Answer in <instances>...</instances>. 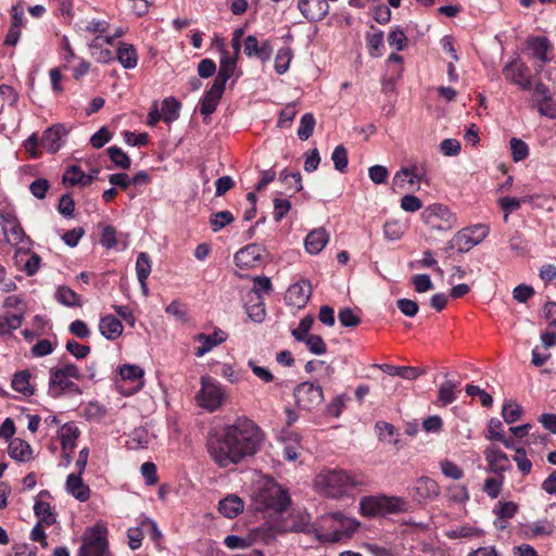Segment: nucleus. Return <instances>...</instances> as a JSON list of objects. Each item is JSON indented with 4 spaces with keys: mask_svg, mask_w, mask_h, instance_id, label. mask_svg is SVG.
<instances>
[{
    "mask_svg": "<svg viewBox=\"0 0 556 556\" xmlns=\"http://www.w3.org/2000/svg\"><path fill=\"white\" fill-rule=\"evenodd\" d=\"M504 483V477L500 478H486L483 484V491L491 497L496 498L501 494Z\"/></svg>",
    "mask_w": 556,
    "mask_h": 556,
    "instance_id": "56",
    "label": "nucleus"
},
{
    "mask_svg": "<svg viewBox=\"0 0 556 556\" xmlns=\"http://www.w3.org/2000/svg\"><path fill=\"white\" fill-rule=\"evenodd\" d=\"M509 144L511 156L515 162H520L528 157L529 147L523 140L519 138H511Z\"/></svg>",
    "mask_w": 556,
    "mask_h": 556,
    "instance_id": "53",
    "label": "nucleus"
},
{
    "mask_svg": "<svg viewBox=\"0 0 556 556\" xmlns=\"http://www.w3.org/2000/svg\"><path fill=\"white\" fill-rule=\"evenodd\" d=\"M489 233V227L478 224L469 228H465L455 235V241L459 244V253H465L479 244Z\"/></svg>",
    "mask_w": 556,
    "mask_h": 556,
    "instance_id": "8",
    "label": "nucleus"
},
{
    "mask_svg": "<svg viewBox=\"0 0 556 556\" xmlns=\"http://www.w3.org/2000/svg\"><path fill=\"white\" fill-rule=\"evenodd\" d=\"M459 388V382L447 380L439 388L438 401L442 405H448L456 400L455 391Z\"/></svg>",
    "mask_w": 556,
    "mask_h": 556,
    "instance_id": "38",
    "label": "nucleus"
},
{
    "mask_svg": "<svg viewBox=\"0 0 556 556\" xmlns=\"http://www.w3.org/2000/svg\"><path fill=\"white\" fill-rule=\"evenodd\" d=\"M99 330L105 339L114 341L122 336L124 326L117 317L109 314L100 318Z\"/></svg>",
    "mask_w": 556,
    "mask_h": 556,
    "instance_id": "18",
    "label": "nucleus"
},
{
    "mask_svg": "<svg viewBox=\"0 0 556 556\" xmlns=\"http://www.w3.org/2000/svg\"><path fill=\"white\" fill-rule=\"evenodd\" d=\"M8 453L11 458L17 462H26L33 458V448L30 444L20 438L11 440Z\"/></svg>",
    "mask_w": 556,
    "mask_h": 556,
    "instance_id": "28",
    "label": "nucleus"
},
{
    "mask_svg": "<svg viewBox=\"0 0 556 556\" xmlns=\"http://www.w3.org/2000/svg\"><path fill=\"white\" fill-rule=\"evenodd\" d=\"M79 472L71 473L66 479V491L72 494L76 500L86 502L90 496V489L83 482Z\"/></svg>",
    "mask_w": 556,
    "mask_h": 556,
    "instance_id": "22",
    "label": "nucleus"
},
{
    "mask_svg": "<svg viewBox=\"0 0 556 556\" xmlns=\"http://www.w3.org/2000/svg\"><path fill=\"white\" fill-rule=\"evenodd\" d=\"M291 59L292 50L289 47L279 49L275 58L276 72L278 74H285L289 70Z\"/></svg>",
    "mask_w": 556,
    "mask_h": 556,
    "instance_id": "49",
    "label": "nucleus"
},
{
    "mask_svg": "<svg viewBox=\"0 0 556 556\" xmlns=\"http://www.w3.org/2000/svg\"><path fill=\"white\" fill-rule=\"evenodd\" d=\"M407 510V502L402 497L382 496V514H394Z\"/></svg>",
    "mask_w": 556,
    "mask_h": 556,
    "instance_id": "42",
    "label": "nucleus"
},
{
    "mask_svg": "<svg viewBox=\"0 0 556 556\" xmlns=\"http://www.w3.org/2000/svg\"><path fill=\"white\" fill-rule=\"evenodd\" d=\"M410 496L418 503L432 502L440 494L438 483L428 477H421L416 480L415 484L409 490Z\"/></svg>",
    "mask_w": 556,
    "mask_h": 556,
    "instance_id": "9",
    "label": "nucleus"
},
{
    "mask_svg": "<svg viewBox=\"0 0 556 556\" xmlns=\"http://www.w3.org/2000/svg\"><path fill=\"white\" fill-rule=\"evenodd\" d=\"M55 298L58 302L67 307H80L83 305L80 295L73 291L71 288L65 286L58 288Z\"/></svg>",
    "mask_w": 556,
    "mask_h": 556,
    "instance_id": "36",
    "label": "nucleus"
},
{
    "mask_svg": "<svg viewBox=\"0 0 556 556\" xmlns=\"http://www.w3.org/2000/svg\"><path fill=\"white\" fill-rule=\"evenodd\" d=\"M311 294V282L308 280H301L288 288L285 299L288 305L302 308L306 305Z\"/></svg>",
    "mask_w": 556,
    "mask_h": 556,
    "instance_id": "10",
    "label": "nucleus"
},
{
    "mask_svg": "<svg viewBox=\"0 0 556 556\" xmlns=\"http://www.w3.org/2000/svg\"><path fill=\"white\" fill-rule=\"evenodd\" d=\"M23 319V314L0 315V336L9 334L12 330L18 329L22 326Z\"/></svg>",
    "mask_w": 556,
    "mask_h": 556,
    "instance_id": "37",
    "label": "nucleus"
},
{
    "mask_svg": "<svg viewBox=\"0 0 556 556\" xmlns=\"http://www.w3.org/2000/svg\"><path fill=\"white\" fill-rule=\"evenodd\" d=\"M67 135V129L62 124H55L45 130L41 137V146L50 153H56L62 147V140Z\"/></svg>",
    "mask_w": 556,
    "mask_h": 556,
    "instance_id": "14",
    "label": "nucleus"
},
{
    "mask_svg": "<svg viewBox=\"0 0 556 556\" xmlns=\"http://www.w3.org/2000/svg\"><path fill=\"white\" fill-rule=\"evenodd\" d=\"M329 240V235L325 228L312 230L305 238V249L311 254L319 253Z\"/></svg>",
    "mask_w": 556,
    "mask_h": 556,
    "instance_id": "25",
    "label": "nucleus"
},
{
    "mask_svg": "<svg viewBox=\"0 0 556 556\" xmlns=\"http://www.w3.org/2000/svg\"><path fill=\"white\" fill-rule=\"evenodd\" d=\"M313 324H314L313 316L307 315V316L303 317L300 320L298 328H295L291 331L292 337L298 342H302L304 339H306L307 337H309L312 334V333H309V330H311Z\"/></svg>",
    "mask_w": 556,
    "mask_h": 556,
    "instance_id": "52",
    "label": "nucleus"
},
{
    "mask_svg": "<svg viewBox=\"0 0 556 556\" xmlns=\"http://www.w3.org/2000/svg\"><path fill=\"white\" fill-rule=\"evenodd\" d=\"M523 413L522 407L511 401H506L502 407V417L508 425L516 422L520 419Z\"/></svg>",
    "mask_w": 556,
    "mask_h": 556,
    "instance_id": "45",
    "label": "nucleus"
},
{
    "mask_svg": "<svg viewBox=\"0 0 556 556\" xmlns=\"http://www.w3.org/2000/svg\"><path fill=\"white\" fill-rule=\"evenodd\" d=\"M515 452L516 453H515V456H514V460L516 462L519 471L523 476L529 475L531 472V469H532V463L527 457L526 450L523 447H520V448H515Z\"/></svg>",
    "mask_w": 556,
    "mask_h": 556,
    "instance_id": "57",
    "label": "nucleus"
},
{
    "mask_svg": "<svg viewBox=\"0 0 556 556\" xmlns=\"http://www.w3.org/2000/svg\"><path fill=\"white\" fill-rule=\"evenodd\" d=\"M84 172L77 165H71L67 167L63 175V182L70 184L71 186L81 185L84 179Z\"/></svg>",
    "mask_w": 556,
    "mask_h": 556,
    "instance_id": "60",
    "label": "nucleus"
},
{
    "mask_svg": "<svg viewBox=\"0 0 556 556\" xmlns=\"http://www.w3.org/2000/svg\"><path fill=\"white\" fill-rule=\"evenodd\" d=\"M235 220V216L229 211L212 213L210 216V226L214 232L222 230Z\"/></svg>",
    "mask_w": 556,
    "mask_h": 556,
    "instance_id": "40",
    "label": "nucleus"
},
{
    "mask_svg": "<svg viewBox=\"0 0 556 556\" xmlns=\"http://www.w3.org/2000/svg\"><path fill=\"white\" fill-rule=\"evenodd\" d=\"M362 515L374 517L382 514V496H365L359 502Z\"/></svg>",
    "mask_w": 556,
    "mask_h": 556,
    "instance_id": "32",
    "label": "nucleus"
},
{
    "mask_svg": "<svg viewBox=\"0 0 556 556\" xmlns=\"http://www.w3.org/2000/svg\"><path fill=\"white\" fill-rule=\"evenodd\" d=\"M181 103L174 97L165 98L162 102L163 121L170 124L179 118Z\"/></svg>",
    "mask_w": 556,
    "mask_h": 556,
    "instance_id": "34",
    "label": "nucleus"
},
{
    "mask_svg": "<svg viewBox=\"0 0 556 556\" xmlns=\"http://www.w3.org/2000/svg\"><path fill=\"white\" fill-rule=\"evenodd\" d=\"M244 53L248 56H255L262 62H266L270 59L273 53L271 45L268 40L260 42L253 35H249L244 39Z\"/></svg>",
    "mask_w": 556,
    "mask_h": 556,
    "instance_id": "16",
    "label": "nucleus"
},
{
    "mask_svg": "<svg viewBox=\"0 0 556 556\" xmlns=\"http://www.w3.org/2000/svg\"><path fill=\"white\" fill-rule=\"evenodd\" d=\"M295 403L299 408L313 410L324 401V392L320 386L302 382L293 391Z\"/></svg>",
    "mask_w": 556,
    "mask_h": 556,
    "instance_id": "6",
    "label": "nucleus"
},
{
    "mask_svg": "<svg viewBox=\"0 0 556 556\" xmlns=\"http://www.w3.org/2000/svg\"><path fill=\"white\" fill-rule=\"evenodd\" d=\"M376 366L389 376H397L406 380H415L426 372V370L420 367L394 366L391 364H381Z\"/></svg>",
    "mask_w": 556,
    "mask_h": 556,
    "instance_id": "20",
    "label": "nucleus"
},
{
    "mask_svg": "<svg viewBox=\"0 0 556 556\" xmlns=\"http://www.w3.org/2000/svg\"><path fill=\"white\" fill-rule=\"evenodd\" d=\"M264 433L247 417H239L219 430L211 431L206 439L210 457L220 468L240 464L254 456L262 447Z\"/></svg>",
    "mask_w": 556,
    "mask_h": 556,
    "instance_id": "1",
    "label": "nucleus"
},
{
    "mask_svg": "<svg viewBox=\"0 0 556 556\" xmlns=\"http://www.w3.org/2000/svg\"><path fill=\"white\" fill-rule=\"evenodd\" d=\"M78 556H111L108 542V529L104 526L97 523L86 529Z\"/></svg>",
    "mask_w": 556,
    "mask_h": 556,
    "instance_id": "3",
    "label": "nucleus"
},
{
    "mask_svg": "<svg viewBox=\"0 0 556 556\" xmlns=\"http://www.w3.org/2000/svg\"><path fill=\"white\" fill-rule=\"evenodd\" d=\"M236 66V56H223L220 60L218 73L214 78L213 85H217L218 88L225 90L226 83L233 75Z\"/></svg>",
    "mask_w": 556,
    "mask_h": 556,
    "instance_id": "26",
    "label": "nucleus"
},
{
    "mask_svg": "<svg viewBox=\"0 0 556 556\" xmlns=\"http://www.w3.org/2000/svg\"><path fill=\"white\" fill-rule=\"evenodd\" d=\"M338 318L343 327H356L361 324V318L350 307L340 309Z\"/></svg>",
    "mask_w": 556,
    "mask_h": 556,
    "instance_id": "62",
    "label": "nucleus"
},
{
    "mask_svg": "<svg viewBox=\"0 0 556 556\" xmlns=\"http://www.w3.org/2000/svg\"><path fill=\"white\" fill-rule=\"evenodd\" d=\"M404 232L405 226L399 220H388L383 225V235L389 241L399 240Z\"/></svg>",
    "mask_w": 556,
    "mask_h": 556,
    "instance_id": "50",
    "label": "nucleus"
},
{
    "mask_svg": "<svg viewBox=\"0 0 556 556\" xmlns=\"http://www.w3.org/2000/svg\"><path fill=\"white\" fill-rule=\"evenodd\" d=\"M64 391L79 392V387L71 381V378L58 376V372H50L49 395L58 399Z\"/></svg>",
    "mask_w": 556,
    "mask_h": 556,
    "instance_id": "19",
    "label": "nucleus"
},
{
    "mask_svg": "<svg viewBox=\"0 0 556 556\" xmlns=\"http://www.w3.org/2000/svg\"><path fill=\"white\" fill-rule=\"evenodd\" d=\"M299 10L308 21H321L329 12L327 0H300Z\"/></svg>",
    "mask_w": 556,
    "mask_h": 556,
    "instance_id": "15",
    "label": "nucleus"
},
{
    "mask_svg": "<svg viewBox=\"0 0 556 556\" xmlns=\"http://www.w3.org/2000/svg\"><path fill=\"white\" fill-rule=\"evenodd\" d=\"M119 375L123 380H129L131 382H138L136 389L142 386L141 378L143 376V369L137 365H123L119 367Z\"/></svg>",
    "mask_w": 556,
    "mask_h": 556,
    "instance_id": "43",
    "label": "nucleus"
},
{
    "mask_svg": "<svg viewBox=\"0 0 556 556\" xmlns=\"http://www.w3.org/2000/svg\"><path fill=\"white\" fill-rule=\"evenodd\" d=\"M224 91L225 90L218 88L217 85L212 84L200 102V112L202 115L208 116L215 112Z\"/></svg>",
    "mask_w": 556,
    "mask_h": 556,
    "instance_id": "23",
    "label": "nucleus"
},
{
    "mask_svg": "<svg viewBox=\"0 0 556 556\" xmlns=\"http://www.w3.org/2000/svg\"><path fill=\"white\" fill-rule=\"evenodd\" d=\"M244 502L237 495H228L218 503V510L226 518H235L243 511Z\"/></svg>",
    "mask_w": 556,
    "mask_h": 556,
    "instance_id": "27",
    "label": "nucleus"
},
{
    "mask_svg": "<svg viewBox=\"0 0 556 556\" xmlns=\"http://www.w3.org/2000/svg\"><path fill=\"white\" fill-rule=\"evenodd\" d=\"M194 340L202 343V345L198 346L194 352L197 357H201L216 345L225 342L227 340V334L223 330L216 328L213 334L199 333L194 337Z\"/></svg>",
    "mask_w": 556,
    "mask_h": 556,
    "instance_id": "17",
    "label": "nucleus"
},
{
    "mask_svg": "<svg viewBox=\"0 0 556 556\" xmlns=\"http://www.w3.org/2000/svg\"><path fill=\"white\" fill-rule=\"evenodd\" d=\"M247 314L249 318L255 323H262L265 318L266 311L265 304L262 296H258L256 303L247 307Z\"/></svg>",
    "mask_w": 556,
    "mask_h": 556,
    "instance_id": "59",
    "label": "nucleus"
},
{
    "mask_svg": "<svg viewBox=\"0 0 556 556\" xmlns=\"http://www.w3.org/2000/svg\"><path fill=\"white\" fill-rule=\"evenodd\" d=\"M264 248L256 243L248 244L235 254V264L242 268L254 267L262 260Z\"/></svg>",
    "mask_w": 556,
    "mask_h": 556,
    "instance_id": "12",
    "label": "nucleus"
},
{
    "mask_svg": "<svg viewBox=\"0 0 556 556\" xmlns=\"http://www.w3.org/2000/svg\"><path fill=\"white\" fill-rule=\"evenodd\" d=\"M503 75L506 80L518 86L522 90H530L532 87L530 68L518 58L511 60L503 67Z\"/></svg>",
    "mask_w": 556,
    "mask_h": 556,
    "instance_id": "7",
    "label": "nucleus"
},
{
    "mask_svg": "<svg viewBox=\"0 0 556 556\" xmlns=\"http://www.w3.org/2000/svg\"><path fill=\"white\" fill-rule=\"evenodd\" d=\"M484 455L490 471L497 476H503L505 471L511 468L508 456L496 446L486 447Z\"/></svg>",
    "mask_w": 556,
    "mask_h": 556,
    "instance_id": "13",
    "label": "nucleus"
},
{
    "mask_svg": "<svg viewBox=\"0 0 556 556\" xmlns=\"http://www.w3.org/2000/svg\"><path fill=\"white\" fill-rule=\"evenodd\" d=\"M34 513L39 519V522H43L47 526H51L55 522V516L52 513L50 504L47 502L36 501L34 505Z\"/></svg>",
    "mask_w": 556,
    "mask_h": 556,
    "instance_id": "39",
    "label": "nucleus"
},
{
    "mask_svg": "<svg viewBox=\"0 0 556 556\" xmlns=\"http://www.w3.org/2000/svg\"><path fill=\"white\" fill-rule=\"evenodd\" d=\"M280 180L286 185V189L292 193L302 190V178L300 173H288L287 170L281 172Z\"/></svg>",
    "mask_w": 556,
    "mask_h": 556,
    "instance_id": "51",
    "label": "nucleus"
},
{
    "mask_svg": "<svg viewBox=\"0 0 556 556\" xmlns=\"http://www.w3.org/2000/svg\"><path fill=\"white\" fill-rule=\"evenodd\" d=\"M404 176L409 177V185H414L415 182H420L424 179L425 170L416 165L410 167H404L394 175V182H396L400 179L401 181H403L404 179L402 177Z\"/></svg>",
    "mask_w": 556,
    "mask_h": 556,
    "instance_id": "44",
    "label": "nucleus"
},
{
    "mask_svg": "<svg viewBox=\"0 0 556 556\" xmlns=\"http://www.w3.org/2000/svg\"><path fill=\"white\" fill-rule=\"evenodd\" d=\"M79 429L71 422H67L62 426L60 431V440L61 445L64 451L73 450L75 446V441L79 437Z\"/></svg>",
    "mask_w": 556,
    "mask_h": 556,
    "instance_id": "35",
    "label": "nucleus"
},
{
    "mask_svg": "<svg viewBox=\"0 0 556 556\" xmlns=\"http://www.w3.org/2000/svg\"><path fill=\"white\" fill-rule=\"evenodd\" d=\"M554 532V526L547 519L539 520L523 528L522 533L526 539L532 540L539 536H548Z\"/></svg>",
    "mask_w": 556,
    "mask_h": 556,
    "instance_id": "30",
    "label": "nucleus"
},
{
    "mask_svg": "<svg viewBox=\"0 0 556 556\" xmlns=\"http://www.w3.org/2000/svg\"><path fill=\"white\" fill-rule=\"evenodd\" d=\"M334 168L340 173H345L349 165L348 150L344 146L339 144L331 154Z\"/></svg>",
    "mask_w": 556,
    "mask_h": 556,
    "instance_id": "47",
    "label": "nucleus"
},
{
    "mask_svg": "<svg viewBox=\"0 0 556 556\" xmlns=\"http://www.w3.org/2000/svg\"><path fill=\"white\" fill-rule=\"evenodd\" d=\"M406 41V35L400 27H396L388 35V43L390 46H394L397 51H402L405 49Z\"/></svg>",
    "mask_w": 556,
    "mask_h": 556,
    "instance_id": "63",
    "label": "nucleus"
},
{
    "mask_svg": "<svg viewBox=\"0 0 556 556\" xmlns=\"http://www.w3.org/2000/svg\"><path fill=\"white\" fill-rule=\"evenodd\" d=\"M312 354L323 355L326 353L327 348L323 338L318 334H311L302 341Z\"/></svg>",
    "mask_w": 556,
    "mask_h": 556,
    "instance_id": "54",
    "label": "nucleus"
},
{
    "mask_svg": "<svg viewBox=\"0 0 556 556\" xmlns=\"http://www.w3.org/2000/svg\"><path fill=\"white\" fill-rule=\"evenodd\" d=\"M0 220L4 233L10 232L12 237V239L9 240L11 244L17 245L24 242L25 239L29 240L13 212L0 211Z\"/></svg>",
    "mask_w": 556,
    "mask_h": 556,
    "instance_id": "11",
    "label": "nucleus"
},
{
    "mask_svg": "<svg viewBox=\"0 0 556 556\" xmlns=\"http://www.w3.org/2000/svg\"><path fill=\"white\" fill-rule=\"evenodd\" d=\"M421 217L427 225L437 230H450L456 224L455 214L447 206L440 203L427 206L422 211Z\"/></svg>",
    "mask_w": 556,
    "mask_h": 556,
    "instance_id": "4",
    "label": "nucleus"
},
{
    "mask_svg": "<svg viewBox=\"0 0 556 556\" xmlns=\"http://www.w3.org/2000/svg\"><path fill=\"white\" fill-rule=\"evenodd\" d=\"M538 111L542 116L556 118V102L552 97L541 98L536 102Z\"/></svg>",
    "mask_w": 556,
    "mask_h": 556,
    "instance_id": "55",
    "label": "nucleus"
},
{
    "mask_svg": "<svg viewBox=\"0 0 556 556\" xmlns=\"http://www.w3.org/2000/svg\"><path fill=\"white\" fill-rule=\"evenodd\" d=\"M316 125L315 117L312 113H305L300 121L298 136L301 140H307L314 131Z\"/></svg>",
    "mask_w": 556,
    "mask_h": 556,
    "instance_id": "48",
    "label": "nucleus"
},
{
    "mask_svg": "<svg viewBox=\"0 0 556 556\" xmlns=\"http://www.w3.org/2000/svg\"><path fill=\"white\" fill-rule=\"evenodd\" d=\"M150 435L146 428L139 427L131 431L126 441L129 450H139L148 447Z\"/></svg>",
    "mask_w": 556,
    "mask_h": 556,
    "instance_id": "33",
    "label": "nucleus"
},
{
    "mask_svg": "<svg viewBox=\"0 0 556 556\" xmlns=\"http://www.w3.org/2000/svg\"><path fill=\"white\" fill-rule=\"evenodd\" d=\"M151 273V260L146 252H140L136 262L137 278H148Z\"/></svg>",
    "mask_w": 556,
    "mask_h": 556,
    "instance_id": "58",
    "label": "nucleus"
},
{
    "mask_svg": "<svg viewBox=\"0 0 556 556\" xmlns=\"http://www.w3.org/2000/svg\"><path fill=\"white\" fill-rule=\"evenodd\" d=\"M519 510V506L515 502L498 501L492 513L502 519H511Z\"/></svg>",
    "mask_w": 556,
    "mask_h": 556,
    "instance_id": "41",
    "label": "nucleus"
},
{
    "mask_svg": "<svg viewBox=\"0 0 556 556\" xmlns=\"http://www.w3.org/2000/svg\"><path fill=\"white\" fill-rule=\"evenodd\" d=\"M66 351L71 353L77 359H83L90 354V346L80 344L75 340H68L65 346Z\"/></svg>",
    "mask_w": 556,
    "mask_h": 556,
    "instance_id": "61",
    "label": "nucleus"
},
{
    "mask_svg": "<svg viewBox=\"0 0 556 556\" xmlns=\"http://www.w3.org/2000/svg\"><path fill=\"white\" fill-rule=\"evenodd\" d=\"M29 370H20L13 375L11 387L14 391L24 396H31L35 393L34 387L30 384Z\"/></svg>",
    "mask_w": 556,
    "mask_h": 556,
    "instance_id": "29",
    "label": "nucleus"
},
{
    "mask_svg": "<svg viewBox=\"0 0 556 556\" xmlns=\"http://www.w3.org/2000/svg\"><path fill=\"white\" fill-rule=\"evenodd\" d=\"M117 60L124 68H135L138 63V55L132 45L122 42L117 49Z\"/></svg>",
    "mask_w": 556,
    "mask_h": 556,
    "instance_id": "31",
    "label": "nucleus"
},
{
    "mask_svg": "<svg viewBox=\"0 0 556 556\" xmlns=\"http://www.w3.org/2000/svg\"><path fill=\"white\" fill-rule=\"evenodd\" d=\"M225 392L210 376L201 378V390L197 394L199 404L210 412L216 410L223 403Z\"/></svg>",
    "mask_w": 556,
    "mask_h": 556,
    "instance_id": "5",
    "label": "nucleus"
},
{
    "mask_svg": "<svg viewBox=\"0 0 556 556\" xmlns=\"http://www.w3.org/2000/svg\"><path fill=\"white\" fill-rule=\"evenodd\" d=\"M290 502L291 500L288 491L281 488L270 490L265 497L267 507L278 513L287 510Z\"/></svg>",
    "mask_w": 556,
    "mask_h": 556,
    "instance_id": "21",
    "label": "nucleus"
},
{
    "mask_svg": "<svg viewBox=\"0 0 556 556\" xmlns=\"http://www.w3.org/2000/svg\"><path fill=\"white\" fill-rule=\"evenodd\" d=\"M368 485L367 478L362 473H350L342 469H326L315 478L317 491L332 498L348 495L353 490H363Z\"/></svg>",
    "mask_w": 556,
    "mask_h": 556,
    "instance_id": "2",
    "label": "nucleus"
},
{
    "mask_svg": "<svg viewBox=\"0 0 556 556\" xmlns=\"http://www.w3.org/2000/svg\"><path fill=\"white\" fill-rule=\"evenodd\" d=\"M527 48L531 53V56L541 61L542 64L547 63V51L551 49V42L546 37L538 36L529 38L527 41Z\"/></svg>",
    "mask_w": 556,
    "mask_h": 556,
    "instance_id": "24",
    "label": "nucleus"
},
{
    "mask_svg": "<svg viewBox=\"0 0 556 556\" xmlns=\"http://www.w3.org/2000/svg\"><path fill=\"white\" fill-rule=\"evenodd\" d=\"M108 154L116 167L122 169H128L130 167L131 161L121 148L116 146L110 147Z\"/></svg>",
    "mask_w": 556,
    "mask_h": 556,
    "instance_id": "46",
    "label": "nucleus"
},
{
    "mask_svg": "<svg viewBox=\"0 0 556 556\" xmlns=\"http://www.w3.org/2000/svg\"><path fill=\"white\" fill-rule=\"evenodd\" d=\"M49 188H50V184L45 178H38V179L34 180L29 186V190H30L31 194L39 200H42L46 198V194H47V191L49 190Z\"/></svg>",
    "mask_w": 556,
    "mask_h": 556,
    "instance_id": "64",
    "label": "nucleus"
}]
</instances>
